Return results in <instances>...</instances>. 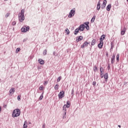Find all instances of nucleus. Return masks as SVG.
<instances>
[{"label":"nucleus","instance_id":"nucleus-53","mask_svg":"<svg viewBox=\"0 0 128 128\" xmlns=\"http://www.w3.org/2000/svg\"><path fill=\"white\" fill-rule=\"evenodd\" d=\"M106 56H108V54H106Z\"/></svg>","mask_w":128,"mask_h":128},{"label":"nucleus","instance_id":"nucleus-57","mask_svg":"<svg viewBox=\"0 0 128 128\" xmlns=\"http://www.w3.org/2000/svg\"><path fill=\"white\" fill-rule=\"evenodd\" d=\"M103 76V77H104V74H102V76Z\"/></svg>","mask_w":128,"mask_h":128},{"label":"nucleus","instance_id":"nucleus-7","mask_svg":"<svg viewBox=\"0 0 128 128\" xmlns=\"http://www.w3.org/2000/svg\"><path fill=\"white\" fill-rule=\"evenodd\" d=\"M84 24L86 25L85 26V28L87 30H90V26H88V24H90V22H84Z\"/></svg>","mask_w":128,"mask_h":128},{"label":"nucleus","instance_id":"nucleus-1","mask_svg":"<svg viewBox=\"0 0 128 128\" xmlns=\"http://www.w3.org/2000/svg\"><path fill=\"white\" fill-rule=\"evenodd\" d=\"M20 116V109L14 110L12 113V118H18Z\"/></svg>","mask_w":128,"mask_h":128},{"label":"nucleus","instance_id":"nucleus-37","mask_svg":"<svg viewBox=\"0 0 128 128\" xmlns=\"http://www.w3.org/2000/svg\"><path fill=\"white\" fill-rule=\"evenodd\" d=\"M120 34H121L122 36H124L126 34V32H124V31H121Z\"/></svg>","mask_w":128,"mask_h":128},{"label":"nucleus","instance_id":"nucleus-45","mask_svg":"<svg viewBox=\"0 0 128 128\" xmlns=\"http://www.w3.org/2000/svg\"><path fill=\"white\" fill-rule=\"evenodd\" d=\"M96 82H92V84L93 86H96Z\"/></svg>","mask_w":128,"mask_h":128},{"label":"nucleus","instance_id":"nucleus-50","mask_svg":"<svg viewBox=\"0 0 128 128\" xmlns=\"http://www.w3.org/2000/svg\"><path fill=\"white\" fill-rule=\"evenodd\" d=\"M42 128H46V124H43V125H42Z\"/></svg>","mask_w":128,"mask_h":128},{"label":"nucleus","instance_id":"nucleus-59","mask_svg":"<svg viewBox=\"0 0 128 128\" xmlns=\"http://www.w3.org/2000/svg\"><path fill=\"white\" fill-rule=\"evenodd\" d=\"M5 0V1H6V0Z\"/></svg>","mask_w":128,"mask_h":128},{"label":"nucleus","instance_id":"nucleus-34","mask_svg":"<svg viewBox=\"0 0 128 128\" xmlns=\"http://www.w3.org/2000/svg\"><path fill=\"white\" fill-rule=\"evenodd\" d=\"M96 70H98V68L96 67V66H95L94 68V70L95 72H96Z\"/></svg>","mask_w":128,"mask_h":128},{"label":"nucleus","instance_id":"nucleus-58","mask_svg":"<svg viewBox=\"0 0 128 128\" xmlns=\"http://www.w3.org/2000/svg\"><path fill=\"white\" fill-rule=\"evenodd\" d=\"M126 1L128 2V0H126Z\"/></svg>","mask_w":128,"mask_h":128},{"label":"nucleus","instance_id":"nucleus-11","mask_svg":"<svg viewBox=\"0 0 128 128\" xmlns=\"http://www.w3.org/2000/svg\"><path fill=\"white\" fill-rule=\"evenodd\" d=\"M96 10H100V0H99L97 4Z\"/></svg>","mask_w":128,"mask_h":128},{"label":"nucleus","instance_id":"nucleus-55","mask_svg":"<svg viewBox=\"0 0 128 128\" xmlns=\"http://www.w3.org/2000/svg\"><path fill=\"white\" fill-rule=\"evenodd\" d=\"M118 128H120L121 127L120 125H118Z\"/></svg>","mask_w":128,"mask_h":128},{"label":"nucleus","instance_id":"nucleus-13","mask_svg":"<svg viewBox=\"0 0 128 128\" xmlns=\"http://www.w3.org/2000/svg\"><path fill=\"white\" fill-rule=\"evenodd\" d=\"M38 62L40 64H44V61L42 59H39Z\"/></svg>","mask_w":128,"mask_h":128},{"label":"nucleus","instance_id":"nucleus-39","mask_svg":"<svg viewBox=\"0 0 128 128\" xmlns=\"http://www.w3.org/2000/svg\"><path fill=\"white\" fill-rule=\"evenodd\" d=\"M113 48H114V44H112V42L110 50H112Z\"/></svg>","mask_w":128,"mask_h":128},{"label":"nucleus","instance_id":"nucleus-43","mask_svg":"<svg viewBox=\"0 0 128 128\" xmlns=\"http://www.w3.org/2000/svg\"><path fill=\"white\" fill-rule=\"evenodd\" d=\"M18 100H20V96H18Z\"/></svg>","mask_w":128,"mask_h":128},{"label":"nucleus","instance_id":"nucleus-38","mask_svg":"<svg viewBox=\"0 0 128 128\" xmlns=\"http://www.w3.org/2000/svg\"><path fill=\"white\" fill-rule=\"evenodd\" d=\"M10 13H7L6 15V18H8V16H10Z\"/></svg>","mask_w":128,"mask_h":128},{"label":"nucleus","instance_id":"nucleus-49","mask_svg":"<svg viewBox=\"0 0 128 128\" xmlns=\"http://www.w3.org/2000/svg\"><path fill=\"white\" fill-rule=\"evenodd\" d=\"M112 58H116V54H114Z\"/></svg>","mask_w":128,"mask_h":128},{"label":"nucleus","instance_id":"nucleus-15","mask_svg":"<svg viewBox=\"0 0 128 128\" xmlns=\"http://www.w3.org/2000/svg\"><path fill=\"white\" fill-rule=\"evenodd\" d=\"M16 92V90H14V88H12L10 90V94H14V92Z\"/></svg>","mask_w":128,"mask_h":128},{"label":"nucleus","instance_id":"nucleus-46","mask_svg":"<svg viewBox=\"0 0 128 128\" xmlns=\"http://www.w3.org/2000/svg\"><path fill=\"white\" fill-rule=\"evenodd\" d=\"M64 106L66 107V108H70V105H64Z\"/></svg>","mask_w":128,"mask_h":128},{"label":"nucleus","instance_id":"nucleus-41","mask_svg":"<svg viewBox=\"0 0 128 128\" xmlns=\"http://www.w3.org/2000/svg\"><path fill=\"white\" fill-rule=\"evenodd\" d=\"M16 22H13L12 23V25L16 26Z\"/></svg>","mask_w":128,"mask_h":128},{"label":"nucleus","instance_id":"nucleus-12","mask_svg":"<svg viewBox=\"0 0 128 128\" xmlns=\"http://www.w3.org/2000/svg\"><path fill=\"white\" fill-rule=\"evenodd\" d=\"M110 8H112V4H109L106 6V10H108V12H110Z\"/></svg>","mask_w":128,"mask_h":128},{"label":"nucleus","instance_id":"nucleus-54","mask_svg":"<svg viewBox=\"0 0 128 128\" xmlns=\"http://www.w3.org/2000/svg\"><path fill=\"white\" fill-rule=\"evenodd\" d=\"M0 112H2V108L0 106Z\"/></svg>","mask_w":128,"mask_h":128},{"label":"nucleus","instance_id":"nucleus-42","mask_svg":"<svg viewBox=\"0 0 128 128\" xmlns=\"http://www.w3.org/2000/svg\"><path fill=\"white\" fill-rule=\"evenodd\" d=\"M121 32H126V27H124V28L121 30Z\"/></svg>","mask_w":128,"mask_h":128},{"label":"nucleus","instance_id":"nucleus-16","mask_svg":"<svg viewBox=\"0 0 128 128\" xmlns=\"http://www.w3.org/2000/svg\"><path fill=\"white\" fill-rule=\"evenodd\" d=\"M80 32V30H78V28H76L75 30H74V34L76 35L78 34V32Z\"/></svg>","mask_w":128,"mask_h":128},{"label":"nucleus","instance_id":"nucleus-24","mask_svg":"<svg viewBox=\"0 0 128 128\" xmlns=\"http://www.w3.org/2000/svg\"><path fill=\"white\" fill-rule=\"evenodd\" d=\"M116 60H117V62H120V54H118L116 55Z\"/></svg>","mask_w":128,"mask_h":128},{"label":"nucleus","instance_id":"nucleus-29","mask_svg":"<svg viewBox=\"0 0 128 128\" xmlns=\"http://www.w3.org/2000/svg\"><path fill=\"white\" fill-rule=\"evenodd\" d=\"M20 48H17L16 49V53L18 54V52H20Z\"/></svg>","mask_w":128,"mask_h":128},{"label":"nucleus","instance_id":"nucleus-40","mask_svg":"<svg viewBox=\"0 0 128 128\" xmlns=\"http://www.w3.org/2000/svg\"><path fill=\"white\" fill-rule=\"evenodd\" d=\"M64 106H70V102L67 101L66 104H64Z\"/></svg>","mask_w":128,"mask_h":128},{"label":"nucleus","instance_id":"nucleus-25","mask_svg":"<svg viewBox=\"0 0 128 128\" xmlns=\"http://www.w3.org/2000/svg\"><path fill=\"white\" fill-rule=\"evenodd\" d=\"M26 122H24V126H23V128H28V125H26Z\"/></svg>","mask_w":128,"mask_h":128},{"label":"nucleus","instance_id":"nucleus-5","mask_svg":"<svg viewBox=\"0 0 128 128\" xmlns=\"http://www.w3.org/2000/svg\"><path fill=\"white\" fill-rule=\"evenodd\" d=\"M64 96V92L62 91L60 92L58 94V98H62Z\"/></svg>","mask_w":128,"mask_h":128},{"label":"nucleus","instance_id":"nucleus-27","mask_svg":"<svg viewBox=\"0 0 128 128\" xmlns=\"http://www.w3.org/2000/svg\"><path fill=\"white\" fill-rule=\"evenodd\" d=\"M44 86H41L40 88H39V90H44Z\"/></svg>","mask_w":128,"mask_h":128},{"label":"nucleus","instance_id":"nucleus-6","mask_svg":"<svg viewBox=\"0 0 128 128\" xmlns=\"http://www.w3.org/2000/svg\"><path fill=\"white\" fill-rule=\"evenodd\" d=\"M18 18H19L20 22H22L24 20V16L19 15Z\"/></svg>","mask_w":128,"mask_h":128},{"label":"nucleus","instance_id":"nucleus-52","mask_svg":"<svg viewBox=\"0 0 128 128\" xmlns=\"http://www.w3.org/2000/svg\"><path fill=\"white\" fill-rule=\"evenodd\" d=\"M126 84H128V82H124V86H126Z\"/></svg>","mask_w":128,"mask_h":128},{"label":"nucleus","instance_id":"nucleus-30","mask_svg":"<svg viewBox=\"0 0 128 128\" xmlns=\"http://www.w3.org/2000/svg\"><path fill=\"white\" fill-rule=\"evenodd\" d=\"M106 5H104V4H102L101 5V8H102V10H104V8H106Z\"/></svg>","mask_w":128,"mask_h":128},{"label":"nucleus","instance_id":"nucleus-31","mask_svg":"<svg viewBox=\"0 0 128 128\" xmlns=\"http://www.w3.org/2000/svg\"><path fill=\"white\" fill-rule=\"evenodd\" d=\"M47 52H48V50H44V51L43 52L44 56H46V54Z\"/></svg>","mask_w":128,"mask_h":128},{"label":"nucleus","instance_id":"nucleus-10","mask_svg":"<svg viewBox=\"0 0 128 128\" xmlns=\"http://www.w3.org/2000/svg\"><path fill=\"white\" fill-rule=\"evenodd\" d=\"M90 43L88 42V41H86L84 44L82 45L81 46V48H84V46H88V44Z\"/></svg>","mask_w":128,"mask_h":128},{"label":"nucleus","instance_id":"nucleus-9","mask_svg":"<svg viewBox=\"0 0 128 128\" xmlns=\"http://www.w3.org/2000/svg\"><path fill=\"white\" fill-rule=\"evenodd\" d=\"M102 46H104V42L100 40V44H98V48H102Z\"/></svg>","mask_w":128,"mask_h":128},{"label":"nucleus","instance_id":"nucleus-60","mask_svg":"<svg viewBox=\"0 0 128 128\" xmlns=\"http://www.w3.org/2000/svg\"><path fill=\"white\" fill-rule=\"evenodd\" d=\"M29 124H30V122H29Z\"/></svg>","mask_w":128,"mask_h":128},{"label":"nucleus","instance_id":"nucleus-56","mask_svg":"<svg viewBox=\"0 0 128 128\" xmlns=\"http://www.w3.org/2000/svg\"><path fill=\"white\" fill-rule=\"evenodd\" d=\"M23 42H26V39H24V40H23Z\"/></svg>","mask_w":128,"mask_h":128},{"label":"nucleus","instance_id":"nucleus-2","mask_svg":"<svg viewBox=\"0 0 128 128\" xmlns=\"http://www.w3.org/2000/svg\"><path fill=\"white\" fill-rule=\"evenodd\" d=\"M30 30V26H24L22 28L21 31L22 32H26Z\"/></svg>","mask_w":128,"mask_h":128},{"label":"nucleus","instance_id":"nucleus-20","mask_svg":"<svg viewBox=\"0 0 128 128\" xmlns=\"http://www.w3.org/2000/svg\"><path fill=\"white\" fill-rule=\"evenodd\" d=\"M104 78H105V80H108V73H106L104 75Z\"/></svg>","mask_w":128,"mask_h":128},{"label":"nucleus","instance_id":"nucleus-28","mask_svg":"<svg viewBox=\"0 0 128 128\" xmlns=\"http://www.w3.org/2000/svg\"><path fill=\"white\" fill-rule=\"evenodd\" d=\"M54 90H58V84H56L54 86Z\"/></svg>","mask_w":128,"mask_h":128},{"label":"nucleus","instance_id":"nucleus-35","mask_svg":"<svg viewBox=\"0 0 128 128\" xmlns=\"http://www.w3.org/2000/svg\"><path fill=\"white\" fill-rule=\"evenodd\" d=\"M102 4H104L105 6H106V0H104Z\"/></svg>","mask_w":128,"mask_h":128},{"label":"nucleus","instance_id":"nucleus-32","mask_svg":"<svg viewBox=\"0 0 128 128\" xmlns=\"http://www.w3.org/2000/svg\"><path fill=\"white\" fill-rule=\"evenodd\" d=\"M60 80H62V77L61 76H59L58 78L57 79L58 82H60Z\"/></svg>","mask_w":128,"mask_h":128},{"label":"nucleus","instance_id":"nucleus-51","mask_svg":"<svg viewBox=\"0 0 128 128\" xmlns=\"http://www.w3.org/2000/svg\"><path fill=\"white\" fill-rule=\"evenodd\" d=\"M46 84H48V82L45 81L44 82V86H46Z\"/></svg>","mask_w":128,"mask_h":128},{"label":"nucleus","instance_id":"nucleus-17","mask_svg":"<svg viewBox=\"0 0 128 128\" xmlns=\"http://www.w3.org/2000/svg\"><path fill=\"white\" fill-rule=\"evenodd\" d=\"M104 38H106V36H104V34H103L101 36L100 38V40H102H102H104Z\"/></svg>","mask_w":128,"mask_h":128},{"label":"nucleus","instance_id":"nucleus-22","mask_svg":"<svg viewBox=\"0 0 128 128\" xmlns=\"http://www.w3.org/2000/svg\"><path fill=\"white\" fill-rule=\"evenodd\" d=\"M94 20H96V16H94L91 19V22H94Z\"/></svg>","mask_w":128,"mask_h":128},{"label":"nucleus","instance_id":"nucleus-48","mask_svg":"<svg viewBox=\"0 0 128 128\" xmlns=\"http://www.w3.org/2000/svg\"><path fill=\"white\" fill-rule=\"evenodd\" d=\"M74 89H72V96H74Z\"/></svg>","mask_w":128,"mask_h":128},{"label":"nucleus","instance_id":"nucleus-26","mask_svg":"<svg viewBox=\"0 0 128 128\" xmlns=\"http://www.w3.org/2000/svg\"><path fill=\"white\" fill-rule=\"evenodd\" d=\"M114 60H116V58H111V63L112 64H114Z\"/></svg>","mask_w":128,"mask_h":128},{"label":"nucleus","instance_id":"nucleus-19","mask_svg":"<svg viewBox=\"0 0 128 128\" xmlns=\"http://www.w3.org/2000/svg\"><path fill=\"white\" fill-rule=\"evenodd\" d=\"M42 98H44V92H42V93L40 95V97L39 98V100H42Z\"/></svg>","mask_w":128,"mask_h":128},{"label":"nucleus","instance_id":"nucleus-23","mask_svg":"<svg viewBox=\"0 0 128 128\" xmlns=\"http://www.w3.org/2000/svg\"><path fill=\"white\" fill-rule=\"evenodd\" d=\"M65 32L68 34H70V30H68V28H66V30H65Z\"/></svg>","mask_w":128,"mask_h":128},{"label":"nucleus","instance_id":"nucleus-44","mask_svg":"<svg viewBox=\"0 0 128 128\" xmlns=\"http://www.w3.org/2000/svg\"><path fill=\"white\" fill-rule=\"evenodd\" d=\"M110 64H108V70H110Z\"/></svg>","mask_w":128,"mask_h":128},{"label":"nucleus","instance_id":"nucleus-36","mask_svg":"<svg viewBox=\"0 0 128 128\" xmlns=\"http://www.w3.org/2000/svg\"><path fill=\"white\" fill-rule=\"evenodd\" d=\"M66 112H64V116H63V118H66Z\"/></svg>","mask_w":128,"mask_h":128},{"label":"nucleus","instance_id":"nucleus-18","mask_svg":"<svg viewBox=\"0 0 128 128\" xmlns=\"http://www.w3.org/2000/svg\"><path fill=\"white\" fill-rule=\"evenodd\" d=\"M96 40L94 39L92 42L91 45L94 46V44H96Z\"/></svg>","mask_w":128,"mask_h":128},{"label":"nucleus","instance_id":"nucleus-33","mask_svg":"<svg viewBox=\"0 0 128 128\" xmlns=\"http://www.w3.org/2000/svg\"><path fill=\"white\" fill-rule=\"evenodd\" d=\"M63 112H66V108L64 106H63Z\"/></svg>","mask_w":128,"mask_h":128},{"label":"nucleus","instance_id":"nucleus-4","mask_svg":"<svg viewBox=\"0 0 128 128\" xmlns=\"http://www.w3.org/2000/svg\"><path fill=\"white\" fill-rule=\"evenodd\" d=\"M84 24H82L78 26V29L79 30H80L81 32H84Z\"/></svg>","mask_w":128,"mask_h":128},{"label":"nucleus","instance_id":"nucleus-14","mask_svg":"<svg viewBox=\"0 0 128 128\" xmlns=\"http://www.w3.org/2000/svg\"><path fill=\"white\" fill-rule=\"evenodd\" d=\"M102 72H104V68H100V76L102 78H104V76H102Z\"/></svg>","mask_w":128,"mask_h":128},{"label":"nucleus","instance_id":"nucleus-47","mask_svg":"<svg viewBox=\"0 0 128 128\" xmlns=\"http://www.w3.org/2000/svg\"><path fill=\"white\" fill-rule=\"evenodd\" d=\"M54 56H58V54L56 52H53Z\"/></svg>","mask_w":128,"mask_h":128},{"label":"nucleus","instance_id":"nucleus-3","mask_svg":"<svg viewBox=\"0 0 128 128\" xmlns=\"http://www.w3.org/2000/svg\"><path fill=\"white\" fill-rule=\"evenodd\" d=\"M74 14H76V8L71 10L69 13V15L68 16V18H72V16H74Z\"/></svg>","mask_w":128,"mask_h":128},{"label":"nucleus","instance_id":"nucleus-8","mask_svg":"<svg viewBox=\"0 0 128 128\" xmlns=\"http://www.w3.org/2000/svg\"><path fill=\"white\" fill-rule=\"evenodd\" d=\"M84 37L82 36H79L76 37V42H80V40H82Z\"/></svg>","mask_w":128,"mask_h":128},{"label":"nucleus","instance_id":"nucleus-21","mask_svg":"<svg viewBox=\"0 0 128 128\" xmlns=\"http://www.w3.org/2000/svg\"><path fill=\"white\" fill-rule=\"evenodd\" d=\"M21 16H24V10L22 9L21 10V12L20 14Z\"/></svg>","mask_w":128,"mask_h":128}]
</instances>
